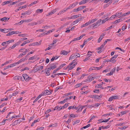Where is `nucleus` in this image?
Masks as SVG:
<instances>
[{"mask_svg": "<svg viewBox=\"0 0 130 130\" xmlns=\"http://www.w3.org/2000/svg\"><path fill=\"white\" fill-rule=\"evenodd\" d=\"M23 77V78H22V80L24 81V80L26 81H28L29 80L31 79V78L29 77L26 74H24L22 75Z\"/></svg>", "mask_w": 130, "mask_h": 130, "instance_id": "obj_1", "label": "nucleus"}, {"mask_svg": "<svg viewBox=\"0 0 130 130\" xmlns=\"http://www.w3.org/2000/svg\"><path fill=\"white\" fill-rule=\"evenodd\" d=\"M98 78V77H97V76L94 77H91V76L90 75L88 76L87 78L86 79V80L84 81V82H89L92 81V80L94 79V78Z\"/></svg>", "mask_w": 130, "mask_h": 130, "instance_id": "obj_2", "label": "nucleus"}, {"mask_svg": "<svg viewBox=\"0 0 130 130\" xmlns=\"http://www.w3.org/2000/svg\"><path fill=\"white\" fill-rule=\"evenodd\" d=\"M52 91H49L48 90H45V91L44 92H42V93H43L44 94L43 96H45V95H49L50 94L52 93Z\"/></svg>", "mask_w": 130, "mask_h": 130, "instance_id": "obj_3", "label": "nucleus"}, {"mask_svg": "<svg viewBox=\"0 0 130 130\" xmlns=\"http://www.w3.org/2000/svg\"><path fill=\"white\" fill-rule=\"evenodd\" d=\"M90 97L92 98H94L99 99L102 97V95H100L99 96L96 95H91Z\"/></svg>", "mask_w": 130, "mask_h": 130, "instance_id": "obj_4", "label": "nucleus"}, {"mask_svg": "<svg viewBox=\"0 0 130 130\" xmlns=\"http://www.w3.org/2000/svg\"><path fill=\"white\" fill-rule=\"evenodd\" d=\"M43 66H41L38 67L36 68H35L36 69L35 70V72H36L37 71H40L43 68Z\"/></svg>", "mask_w": 130, "mask_h": 130, "instance_id": "obj_5", "label": "nucleus"}, {"mask_svg": "<svg viewBox=\"0 0 130 130\" xmlns=\"http://www.w3.org/2000/svg\"><path fill=\"white\" fill-rule=\"evenodd\" d=\"M27 60V58H25L24 57H23L22 59H21L18 62H15L17 64H19L22 62L23 61L26 60Z\"/></svg>", "mask_w": 130, "mask_h": 130, "instance_id": "obj_6", "label": "nucleus"}, {"mask_svg": "<svg viewBox=\"0 0 130 130\" xmlns=\"http://www.w3.org/2000/svg\"><path fill=\"white\" fill-rule=\"evenodd\" d=\"M116 61V60H115L113 59V60H111V59H107L104 60L103 61L104 63H106L107 62H111L113 63H115Z\"/></svg>", "mask_w": 130, "mask_h": 130, "instance_id": "obj_7", "label": "nucleus"}, {"mask_svg": "<svg viewBox=\"0 0 130 130\" xmlns=\"http://www.w3.org/2000/svg\"><path fill=\"white\" fill-rule=\"evenodd\" d=\"M116 67L112 69L109 73H107L106 75H112L113 73H114L115 72L116 70Z\"/></svg>", "mask_w": 130, "mask_h": 130, "instance_id": "obj_8", "label": "nucleus"}, {"mask_svg": "<svg viewBox=\"0 0 130 130\" xmlns=\"http://www.w3.org/2000/svg\"><path fill=\"white\" fill-rule=\"evenodd\" d=\"M82 19L81 18H79L77 19L76 20L74 21L72 23V25H75V24L77 23L79 21H80Z\"/></svg>", "mask_w": 130, "mask_h": 130, "instance_id": "obj_9", "label": "nucleus"}, {"mask_svg": "<svg viewBox=\"0 0 130 130\" xmlns=\"http://www.w3.org/2000/svg\"><path fill=\"white\" fill-rule=\"evenodd\" d=\"M31 12L30 11L28 10L25 12L22 13L21 14V15H29L31 13Z\"/></svg>", "mask_w": 130, "mask_h": 130, "instance_id": "obj_10", "label": "nucleus"}, {"mask_svg": "<svg viewBox=\"0 0 130 130\" xmlns=\"http://www.w3.org/2000/svg\"><path fill=\"white\" fill-rule=\"evenodd\" d=\"M56 11V9H53L50 12H49L47 15L46 16H49L50 15H51L54 13H55Z\"/></svg>", "mask_w": 130, "mask_h": 130, "instance_id": "obj_11", "label": "nucleus"}, {"mask_svg": "<svg viewBox=\"0 0 130 130\" xmlns=\"http://www.w3.org/2000/svg\"><path fill=\"white\" fill-rule=\"evenodd\" d=\"M104 36H105V34H104L103 33L102 35H101L100 36V37L99 38L98 40V42L99 43L102 40Z\"/></svg>", "mask_w": 130, "mask_h": 130, "instance_id": "obj_12", "label": "nucleus"}, {"mask_svg": "<svg viewBox=\"0 0 130 130\" xmlns=\"http://www.w3.org/2000/svg\"><path fill=\"white\" fill-rule=\"evenodd\" d=\"M13 79L14 80L16 79H17L18 80H22V77L21 76H14L13 77Z\"/></svg>", "mask_w": 130, "mask_h": 130, "instance_id": "obj_13", "label": "nucleus"}, {"mask_svg": "<svg viewBox=\"0 0 130 130\" xmlns=\"http://www.w3.org/2000/svg\"><path fill=\"white\" fill-rule=\"evenodd\" d=\"M66 75V74L65 73H58L57 74H55L54 75V76L53 75H52L51 76V77L53 78H54L55 76H56V75Z\"/></svg>", "mask_w": 130, "mask_h": 130, "instance_id": "obj_14", "label": "nucleus"}, {"mask_svg": "<svg viewBox=\"0 0 130 130\" xmlns=\"http://www.w3.org/2000/svg\"><path fill=\"white\" fill-rule=\"evenodd\" d=\"M8 29H2L1 28H0V31H1L2 32H3L4 33H7L9 31V30L8 31Z\"/></svg>", "mask_w": 130, "mask_h": 130, "instance_id": "obj_15", "label": "nucleus"}, {"mask_svg": "<svg viewBox=\"0 0 130 130\" xmlns=\"http://www.w3.org/2000/svg\"><path fill=\"white\" fill-rule=\"evenodd\" d=\"M68 53L69 52H68L67 51L64 50L62 51L61 52V54H63L64 55H67Z\"/></svg>", "mask_w": 130, "mask_h": 130, "instance_id": "obj_16", "label": "nucleus"}, {"mask_svg": "<svg viewBox=\"0 0 130 130\" xmlns=\"http://www.w3.org/2000/svg\"><path fill=\"white\" fill-rule=\"evenodd\" d=\"M127 112V111L126 110H125L124 111H123L121 112L119 114V115L120 116L121 115V116H122L123 115L126 114Z\"/></svg>", "mask_w": 130, "mask_h": 130, "instance_id": "obj_17", "label": "nucleus"}, {"mask_svg": "<svg viewBox=\"0 0 130 130\" xmlns=\"http://www.w3.org/2000/svg\"><path fill=\"white\" fill-rule=\"evenodd\" d=\"M59 56H58L56 55L55 57L53 56L52 57V58L51 59V61H53L55 60H56L57 59Z\"/></svg>", "mask_w": 130, "mask_h": 130, "instance_id": "obj_18", "label": "nucleus"}, {"mask_svg": "<svg viewBox=\"0 0 130 130\" xmlns=\"http://www.w3.org/2000/svg\"><path fill=\"white\" fill-rule=\"evenodd\" d=\"M19 121V120H17L15 121L12 123V125L13 126H14L18 124L19 123L18 121Z\"/></svg>", "mask_w": 130, "mask_h": 130, "instance_id": "obj_19", "label": "nucleus"}, {"mask_svg": "<svg viewBox=\"0 0 130 130\" xmlns=\"http://www.w3.org/2000/svg\"><path fill=\"white\" fill-rule=\"evenodd\" d=\"M77 64V62L75 63L73 65L70 67L69 70H71L73 69Z\"/></svg>", "mask_w": 130, "mask_h": 130, "instance_id": "obj_20", "label": "nucleus"}, {"mask_svg": "<svg viewBox=\"0 0 130 130\" xmlns=\"http://www.w3.org/2000/svg\"><path fill=\"white\" fill-rule=\"evenodd\" d=\"M68 99H69V98H67L66 99H64L63 101L60 102L59 103H60V104H61L64 103L66 102H67V100H68Z\"/></svg>", "mask_w": 130, "mask_h": 130, "instance_id": "obj_21", "label": "nucleus"}, {"mask_svg": "<svg viewBox=\"0 0 130 130\" xmlns=\"http://www.w3.org/2000/svg\"><path fill=\"white\" fill-rule=\"evenodd\" d=\"M11 1H8L3 2L2 4V5H4L6 4L9 3L11 2Z\"/></svg>", "mask_w": 130, "mask_h": 130, "instance_id": "obj_22", "label": "nucleus"}, {"mask_svg": "<svg viewBox=\"0 0 130 130\" xmlns=\"http://www.w3.org/2000/svg\"><path fill=\"white\" fill-rule=\"evenodd\" d=\"M9 19V18H7L6 17H4L3 18H1L0 20L2 21H4V20L8 21Z\"/></svg>", "mask_w": 130, "mask_h": 130, "instance_id": "obj_23", "label": "nucleus"}, {"mask_svg": "<svg viewBox=\"0 0 130 130\" xmlns=\"http://www.w3.org/2000/svg\"><path fill=\"white\" fill-rule=\"evenodd\" d=\"M74 54V57H75L77 56V57H79L80 56V55L79 54V53H75Z\"/></svg>", "mask_w": 130, "mask_h": 130, "instance_id": "obj_24", "label": "nucleus"}, {"mask_svg": "<svg viewBox=\"0 0 130 130\" xmlns=\"http://www.w3.org/2000/svg\"><path fill=\"white\" fill-rule=\"evenodd\" d=\"M100 24H99L98 23L96 22L95 23H94L92 24V25H93V27L94 28H96L97 26V25L99 26Z\"/></svg>", "mask_w": 130, "mask_h": 130, "instance_id": "obj_25", "label": "nucleus"}, {"mask_svg": "<svg viewBox=\"0 0 130 130\" xmlns=\"http://www.w3.org/2000/svg\"><path fill=\"white\" fill-rule=\"evenodd\" d=\"M93 53V52H91L90 51H88L87 54V55L88 56V57H90L91 56H92V54H90V53Z\"/></svg>", "mask_w": 130, "mask_h": 130, "instance_id": "obj_26", "label": "nucleus"}, {"mask_svg": "<svg viewBox=\"0 0 130 130\" xmlns=\"http://www.w3.org/2000/svg\"><path fill=\"white\" fill-rule=\"evenodd\" d=\"M43 93H41V94H40L35 99L36 100H37V101L42 96H43L44 94Z\"/></svg>", "mask_w": 130, "mask_h": 130, "instance_id": "obj_27", "label": "nucleus"}, {"mask_svg": "<svg viewBox=\"0 0 130 130\" xmlns=\"http://www.w3.org/2000/svg\"><path fill=\"white\" fill-rule=\"evenodd\" d=\"M12 60H10L9 61H7L4 64H2L1 66H3L4 65H6V64L10 62H11Z\"/></svg>", "mask_w": 130, "mask_h": 130, "instance_id": "obj_28", "label": "nucleus"}, {"mask_svg": "<svg viewBox=\"0 0 130 130\" xmlns=\"http://www.w3.org/2000/svg\"><path fill=\"white\" fill-rule=\"evenodd\" d=\"M97 20V19H93L91 20V21H89V23H90V24H91L92 23H93L94 22L96 21Z\"/></svg>", "mask_w": 130, "mask_h": 130, "instance_id": "obj_29", "label": "nucleus"}, {"mask_svg": "<svg viewBox=\"0 0 130 130\" xmlns=\"http://www.w3.org/2000/svg\"><path fill=\"white\" fill-rule=\"evenodd\" d=\"M32 20H33L32 19H29L27 20H22V21H23V22H28L32 21Z\"/></svg>", "mask_w": 130, "mask_h": 130, "instance_id": "obj_30", "label": "nucleus"}, {"mask_svg": "<svg viewBox=\"0 0 130 130\" xmlns=\"http://www.w3.org/2000/svg\"><path fill=\"white\" fill-rule=\"evenodd\" d=\"M112 98L113 99H118L119 97L118 96H112Z\"/></svg>", "mask_w": 130, "mask_h": 130, "instance_id": "obj_31", "label": "nucleus"}, {"mask_svg": "<svg viewBox=\"0 0 130 130\" xmlns=\"http://www.w3.org/2000/svg\"><path fill=\"white\" fill-rule=\"evenodd\" d=\"M14 41V40H9L8 41H7L6 42V44H9L10 43Z\"/></svg>", "mask_w": 130, "mask_h": 130, "instance_id": "obj_32", "label": "nucleus"}, {"mask_svg": "<svg viewBox=\"0 0 130 130\" xmlns=\"http://www.w3.org/2000/svg\"><path fill=\"white\" fill-rule=\"evenodd\" d=\"M16 63H14L12 64H10V65H9L10 68L13 67L15 66L16 64Z\"/></svg>", "mask_w": 130, "mask_h": 130, "instance_id": "obj_33", "label": "nucleus"}, {"mask_svg": "<svg viewBox=\"0 0 130 130\" xmlns=\"http://www.w3.org/2000/svg\"><path fill=\"white\" fill-rule=\"evenodd\" d=\"M26 54L25 53H21V54L20 55H19L18 57H17V58H21L24 55H25Z\"/></svg>", "mask_w": 130, "mask_h": 130, "instance_id": "obj_34", "label": "nucleus"}, {"mask_svg": "<svg viewBox=\"0 0 130 130\" xmlns=\"http://www.w3.org/2000/svg\"><path fill=\"white\" fill-rule=\"evenodd\" d=\"M102 84H98L95 87V88H99L100 87H102Z\"/></svg>", "mask_w": 130, "mask_h": 130, "instance_id": "obj_35", "label": "nucleus"}, {"mask_svg": "<svg viewBox=\"0 0 130 130\" xmlns=\"http://www.w3.org/2000/svg\"><path fill=\"white\" fill-rule=\"evenodd\" d=\"M60 68L59 67V68H58L56 69L55 70H54L53 72V74H55V73H56L57 72L60 70Z\"/></svg>", "mask_w": 130, "mask_h": 130, "instance_id": "obj_36", "label": "nucleus"}, {"mask_svg": "<svg viewBox=\"0 0 130 130\" xmlns=\"http://www.w3.org/2000/svg\"><path fill=\"white\" fill-rule=\"evenodd\" d=\"M43 11V9H38L37 10L36 12L37 13H38L39 12L42 13Z\"/></svg>", "mask_w": 130, "mask_h": 130, "instance_id": "obj_37", "label": "nucleus"}, {"mask_svg": "<svg viewBox=\"0 0 130 130\" xmlns=\"http://www.w3.org/2000/svg\"><path fill=\"white\" fill-rule=\"evenodd\" d=\"M69 103L65 104L62 107V108L63 109L66 108L69 105Z\"/></svg>", "mask_w": 130, "mask_h": 130, "instance_id": "obj_38", "label": "nucleus"}, {"mask_svg": "<svg viewBox=\"0 0 130 130\" xmlns=\"http://www.w3.org/2000/svg\"><path fill=\"white\" fill-rule=\"evenodd\" d=\"M110 127V126L109 125H108L106 126H102L101 127L103 129H107L109 128Z\"/></svg>", "mask_w": 130, "mask_h": 130, "instance_id": "obj_39", "label": "nucleus"}, {"mask_svg": "<svg viewBox=\"0 0 130 130\" xmlns=\"http://www.w3.org/2000/svg\"><path fill=\"white\" fill-rule=\"evenodd\" d=\"M93 68H94V70H99L101 68H102V67L101 66L100 67H93Z\"/></svg>", "mask_w": 130, "mask_h": 130, "instance_id": "obj_40", "label": "nucleus"}, {"mask_svg": "<svg viewBox=\"0 0 130 130\" xmlns=\"http://www.w3.org/2000/svg\"><path fill=\"white\" fill-rule=\"evenodd\" d=\"M13 31H12L10 32H9V33H8L6 35V36H8L11 35L13 34Z\"/></svg>", "mask_w": 130, "mask_h": 130, "instance_id": "obj_41", "label": "nucleus"}, {"mask_svg": "<svg viewBox=\"0 0 130 130\" xmlns=\"http://www.w3.org/2000/svg\"><path fill=\"white\" fill-rule=\"evenodd\" d=\"M52 64H50V65L51 66V68L52 69H53L55 68H56L57 67L56 65H54V66H52L51 65Z\"/></svg>", "mask_w": 130, "mask_h": 130, "instance_id": "obj_42", "label": "nucleus"}, {"mask_svg": "<svg viewBox=\"0 0 130 130\" xmlns=\"http://www.w3.org/2000/svg\"><path fill=\"white\" fill-rule=\"evenodd\" d=\"M118 56V55H114L113 56L111 57V60H113V59L114 60V59H115Z\"/></svg>", "mask_w": 130, "mask_h": 130, "instance_id": "obj_43", "label": "nucleus"}, {"mask_svg": "<svg viewBox=\"0 0 130 130\" xmlns=\"http://www.w3.org/2000/svg\"><path fill=\"white\" fill-rule=\"evenodd\" d=\"M127 26L125 25H123L122 28V31H124L125 29H126Z\"/></svg>", "mask_w": 130, "mask_h": 130, "instance_id": "obj_44", "label": "nucleus"}, {"mask_svg": "<svg viewBox=\"0 0 130 130\" xmlns=\"http://www.w3.org/2000/svg\"><path fill=\"white\" fill-rule=\"evenodd\" d=\"M122 14V13L119 12V13H117L115 14L116 17H117L120 16V15Z\"/></svg>", "mask_w": 130, "mask_h": 130, "instance_id": "obj_45", "label": "nucleus"}, {"mask_svg": "<svg viewBox=\"0 0 130 130\" xmlns=\"http://www.w3.org/2000/svg\"><path fill=\"white\" fill-rule=\"evenodd\" d=\"M37 2H37V1H35L33 2H32V3H31L29 5V6H31L33 5L34 4H36L37 3Z\"/></svg>", "mask_w": 130, "mask_h": 130, "instance_id": "obj_46", "label": "nucleus"}, {"mask_svg": "<svg viewBox=\"0 0 130 130\" xmlns=\"http://www.w3.org/2000/svg\"><path fill=\"white\" fill-rule=\"evenodd\" d=\"M80 122V120H77L75 121H74V123L73 124V125H75L76 124L79 123Z\"/></svg>", "mask_w": 130, "mask_h": 130, "instance_id": "obj_47", "label": "nucleus"}, {"mask_svg": "<svg viewBox=\"0 0 130 130\" xmlns=\"http://www.w3.org/2000/svg\"><path fill=\"white\" fill-rule=\"evenodd\" d=\"M54 30V29H52L51 30H50L48 31L45 34L47 35L49 34L51 32H52V31H53Z\"/></svg>", "mask_w": 130, "mask_h": 130, "instance_id": "obj_48", "label": "nucleus"}, {"mask_svg": "<svg viewBox=\"0 0 130 130\" xmlns=\"http://www.w3.org/2000/svg\"><path fill=\"white\" fill-rule=\"evenodd\" d=\"M128 127L127 126H123L122 127H119L118 128L121 130H123L126 128Z\"/></svg>", "mask_w": 130, "mask_h": 130, "instance_id": "obj_49", "label": "nucleus"}, {"mask_svg": "<svg viewBox=\"0 0 130 130\" xmlns=\"http://www.w3.org/2000/svg\"><path fill=\"white\" fill-rule=\"evenodd\" d=\"M36 58V56H34L30 57L28 59V60H31L34 59Z\"/></svg>", "mask_w": 130, "mask_h": 130, "instance_id": "obj_50", "label": "nucleus"}, {"mask_svg": "<svg viewBox=\"0 0 130 130\" xmlns=\"http://www.w3.org/2000/svg\"><path fill=\"white\" fill-rule=\"evenodd\" d=\"M18 2H19V1H17L15 2H13L12 3V4H10L9 5V6H10L12 5H14L15 4H16Z\"/></svg>", "mask_w": 130, "mask_h": 130, "instance_id": "obj_51", "label": "nucleus"}, {"mask_svg": "<svg viewBox=\"0 0 130 130\" xmlns=\"http://www.w3.org/2000/svg\"><path fill=\"white\" fill-rule=\"evenodd\" d=\"M57 124L56 123H55V124H53L52 125H51L49 126V127H55L57 126Z\"/></svg>", "mask_w": 130, "mask_h": 130, "instance_id": "obj_52", "label": "nucleus"}, {"mask_svg": "<svg viewBox=\"0 0 130 130\" xmlns=\"http://www.w3.org/2000/svg\"><path fill=\"white\" fill-rule=\"evenodd\" d=\"M85 3H85V0H83L82 1H81L79 3V5H81V4H84Z\"/></svg>", "mask_w": 130, "mask_h": 130, "instance_id": "obj_53", "label": "nucleus"}, {"mask_svg": "<svg viewBox=\"0 0 130 130\" xmlns=\"http://www.w3.org/2000/svg\"><path fill=\"white\" fill-rule=\"evenodd\" d=\"M79 40H80V39L79 37L76 38H74L72 40V42H73L75 41Z\"/></svg>", "mask_w": 130, "mask_h": 130, "instance_id": "obj_54", "label": "nucleus"}, {"mask_svg": "<svg viewBox=\"0 0 130 130\" xmlns=\"http://www.w3.org/2000/svg\"><path fill=\"white\" fill-rule=\"evenodd\" d=\"M82 85V84L81 83L77 84L75 86V87L76 88H78L80 87Z\"/></svg>", "mask_w": 130, "mask_h": 130, "instance_id": "obj_55", "label": "nucleus"}, {"mask_svg": "<svg viewBox=\"0 0 130 130\" xmlns=\"http://www.w3.org/2000/svg\"><path fill=\"white\" fill-rule=\"evenodd\" d=\"M83 109V107H82L81 108L80 107L78 109V110L76 111V112H78L80 111H82V110Z\"/></svg>", "mask_w": 130, "mask_h": 130, "instance_id": "obj_56", "label": "nucleus"}, {"mask_svg": "<svg viewBox=\"0 0 130 130\" xmlns=\"http://www.w3.org/2000/svg\"><path fill=\"white\" fill-rule=\"evenodd\" d=\"M75 57H74V54H72L70 57L69 60H70L72 59H73L74 58H75Z\"/></svg>", "mask_w": 130, "mask_h": 130, "instance_id": "obj_57", "label": "nucleus"}, {"mask_svg": "<svg viewBox=\"0 0 130 130\" xmlns=\"http://www.w3.org/2000/svg\"><path fill=\"white\" fill-rule=\"evenodd\" d=\"M93 92L96 93H99L100 91L99 89H95L93 90Z\"/></svg>", "mask_w": 130, "mask_h": 130, "instance_id": "obj_58", "label": "nucleus"}, {"mask_svg": "<svg viewBox=\"0 0 130 130\" xmlns=\"http://www.w3.org/2000/svg\"><path fill=\"white\" fill-rule=\"evenodd\" d=\"M61 89L62 88L61 87H57L56 88V89L55 90V92H56L58 89Z\"/></svg>", "mask_w": 130, "mask_h": 130, "instance_id": "obj_59", "label": "nucleus"}, {"mask_svg": "<svg viewBox=\"0 0 130 130\" xmlns=\"http://www.w3.org/2000/svg\"><path fill=\"white\" fill-rule=\"evenodd\" d=\"M90 124H89L86 126L83 127V128H84V129H85L90 127Z\"/></svg>", "mask_w": 130, "mask_h": 130, "instance_id": "obj_60", "label": "nucleus"}, {"mask_svg": "<svg viewBox=\"0 0 130 130\" xmlns=\"http://www.w3.org/2000/svg\"><path fill=\"white\" fill-rule=\"evenodd\" d=\"M13 34H18L21 33V32L18 31H13Z\"/></svg>", "mask_w": 130, "mask_h": 130, "instance_id": "obj_61", "label": "nucleus"}, {"mask_svg": "<svg viewBox=\"0 0 130 130\" xmlns=\"http://www.w3.org/2000/svg\"><path fill=\"white\" fill-rule=\"evenodd\" d=\"M126 123L125 122H123L122 123H119L118 124H117L118 126H122L124 125Z\"/></svg>", "mask_w": 130, "mask_h": 130, "instance_id": "obj_62", "label": "nucleus"}, {"mask_svg": "<svg viewBox=\"0 0 130 130\" xmlns=\"http://www.w3.org/2000/svg\"><path fill=\"white\" fill-rule=\"evenodd\" d=\"M41 41L40 40L39 42V43L38 42H36L35 43V45H40L41 44Z\"/></svg>", "mask_w": 130, "mask_h": 130, "instance_id": "obj_63", "label": "nucleus"}, {"mask_svg": "<svg viewBox=\"0 0 130 130\" xmlns=\"http://www.w3.org/2000/svg\"><path fill=\"white\" fill-rule=\"evenodd\" d=\"M51 111V109H48L46 111L45 113L46 114L47 113H48L49 112Z\"/></svg>", "mask_w": 130, "mask_h": 130, "instance_id": "obj_64", "label": "nucleus"}]
</instances>
